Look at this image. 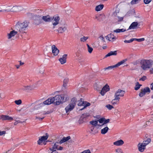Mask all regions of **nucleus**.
Wrapping results in <instances>:
<instances>
[{
    "instance_id": "obj_1",
    "label": "nucleus",
    "mask_w": 153,
    "mask_h": 153,
    "mask_svg": "<svg viewBox=\"0 0 153 153\" xmlns=\"http://www.w3.org/2000/svg\"><path fill=\"white\" fill-rule=\"evenodd\" d=\"M50 104L54 103L56 105H59L69 99V97L66 94L59 95H57L54 97L49 98Z\"/></svg>"
},
{
    "instance_id": "obj_2",
    "label": "nucleus",
    "mask_w": 153,
    "mask_h": 153,
    "mask_svg": "<svg viewBox=\"0 0 153 153\" xmlns=\"http://www.w3.org/2000/svg\"><path fill=\"white\" fill-rule=\"evenodd\" d=\"M28 25V22L25 21L22 23L18 22L15 26V28L20 33H26V30Z\"/></svg>"
},
{
    "instance_id": "obj_3",
    "label": "nucleus",
    "mask_w": 153,
    "mask_h": 153,
    "mask_svg": "<svg viewBox=\"0 0 153 153\" xmlns=\"http://www.w3.org/2000/svg\"><path fill=\"white\" fill-rule=\"evenodd\" d=\"M153 62L152 60L143 59L140 62V66L144 70L150 68L153 64Z\"/></svg>"
},
{
    "instance_id": "obj_4",
    "label": "nucleus",
    "mask_w": 153,
    "mask_h": 153,
    "mask_svg": "<svg viewBox=\"0 0 153 153\" xmlns=\"http://www.w3.org/2000/svg\"><path fill=\"white\" fill-rule=\"evenodd\" d=\"M76 101V99L74 98L72 99L70 104L65 108L66 113L71 111L74 109L75 106Z\"/></svg>"
},
{
    "instance_id": "obj_5",
    "label": "nucleus",
    "mask_w": 153,
    "mask_h": 153,
    "mask_svg": "<svg viewBox=\"0 0 153 153\" xmlns=\"http://www.w3.org/2000/svg\"><path fill=\"white\" fill-rule=\"evenodd\" d=\"M20 8L21 7L20 6H13V7H12L11 9H7L3 10H0V12H16L20 11Z\"/></svg>"
},
{
    "instance_id": "obj_6",
    "label": "nucleus",
    "mask_w": 153,
    "mask_h": 153,
    "mask_svg": "<svg viewBox=\"0 0 153 153\" xmlns=\"http://www.w3.org/2000/svg\"><path fill=\"white\" fill-rule=\"evenodd\" d=\"M89 116L90 114L88 113L83 114L79 120L78 122L79 124H82L84 122H85Z\"/></svg>"
},
{
    "instance_id": "obj_7",
    "label": "nucleus",
    "mask_w": 153,
    "mask_h": 153,
    "mask_svg": "<svg viewBox=\"0 0 153 153\" xmlns=\"http://www.w3.org/2000/svg\"><path fill=\"white\" fill-rule=\"evenodd\" d=\"M124 93V91L119 89L114 94V97H115L116 100H120V98L119 97L123 96Z\"/></svg>"
},
{
    "instance_id": "obj_8",
    "label": "nucleus",
    "mask_w": 153,
    "mask_h": 153,
    "mask_svg": "<svg viewBox=\"0 0 153 153\" xmlns=\"http://www.w3.org/2000/svg\"><path fill=\"white\" fill-rule=\"evenodd\" d=\"M127 61L126 59H123L120 62H118L117 64L111 66H109L105 68H104L105 70H111L113 68L117 67L123 64L124 63L126 62Z\"/></svg>"
},
{
    "instance_id": "obj_9",
    "label": "nucleus",
    "mask_w": 153,
    "mask_h": 153,
    "mask_svg": "<svg viewBox=\"0 0 153 153\" xmlns=\"http://www.w3.org/2000/svg\"><path fill=\"white\" fill-rule=\"evenodd\" d=\"M150 92V90L149 88L148 87H146L141 90L139 95L140 97H142L145 95L146 93L148 92L149 93Z\"/></svg>"
},
{
    "instance_id": "obj_10",
    "label": "nucleus",
    "mask_w": 153,
    "mask_h": 153,
    "mask_svg": "<svg viewBox=\"0 0 153 153\" xmlns=\"http://www.w3.org/2000/svg\"><path fill=\"white\" fill-rule=\"evenodd\" d=\"M33 19L35 21V23L37 25L42 22V17L39 15H35L33 17Z\"/></svg>"
},
{
    "instance_id": "obj_11",
    "label": "nucleus",
    "mask_w": 153,
    "mask_h": 153,
    "mask_svg": "<svg viewBox=\"0 0 153 153\" xmlns=\"http://www.w3.org/2000/svg\"><path fill=\"white\" fill-rule=\"evenodd\" d=\"M0 120H2L12 121L13 120V118L7 115H0Z\"/></svg>"
},
{
    "instance_id": "obj_12",
    "label": "nucleus",
    "mask_w": 153,
    "mask_h": 153,
    "mask_svg": "<svg viewBox=\"0 0 153 153\" xmlns=\"http://www.w3.org/2000/svg\"><path fill=\"white\" fill-rule=\"evenodd\" d=\"M45 135V136H44L39 137V139L37 141V143L39 145H40L42 142L45 141L47 139L48 137V133H46Z\"/></svg>"
},
{
    "instance_id": "obj_13",
    "label": "nucleus",
    "mask_w": 153,
    "mask_h": 153,
    "mask_svg": "<svg viewBox=\"0 0 153 153\" xmlns=\"http://www.w3.org/2000/svg\"><path fill=\"white\" fill-rule=\"evenodd\" d=\"M53 18L51 17L49 15L44 16L42 17V20H43L45 22H51L53 20Z\"/></svg>"
},
{
    "instance_id": "obj_14",
    "label": "nucleus",
    "mask_w": 153,
    "mask_h": 153,
    "mask_svg": "<svg viewBox=\"0 0 153 153\" xmlns=\"http://www.w3.org/2000/svg\"><path fill=\"white\" fill-rule=\"evenodd\" d=\"M51 48L52 49V52L53 55H57L59 52V50L54 45H52Z\"/></svg>"
},
{
    "instance_id": "obj_15",
    "label": "nucleus",
    "mask_w": 153,
    "mask_h": 153,
    "mask_svg": "<svg viewBox=\"0 0 153 153\" xmlns=\"http://www.w3.org/2000/svg\"><path fill=\"white\" fill-rule=\"evenodd\" d=\"M138 149L139 151L143 152L146 149V146L141 143H139L138 145Z\"/></svg>"
},
{
    "instance_id": "obj_16",
    "label": "nucleus",
    "mask_w": 153,
    "mask_h": 153,
    "mask_svg": "<svg viewBox=\"0 0 153 153\" xmlns=\"http://www.w3.org/2000/svg\"><path fill=\"white\" fill-rule=\"evenodd\" d=\"M67 55L66 54H64L63 55L62 58H60L59 59V61L62 64L65 63L66 61V59Z\"/></svg>"
},
{
    "instance_id": "obj_17",
    "label": "nucleus",
    "mask_w": 153,
    "mask_h": 153,
    "mask_svg": "<svg viewBox=\"0 0 153 153\" xmlns=\"http://www.w3.org/2000/svg\"><path fill=\"white\" fill-rule=\"evenodd\" d=\"M17 33V32L14 30H12L9 33L7 34L8 39L11 38L12 37L14 36Z\"/></svg>"
},
{
    "instance_id": "obj_18",
    "label": "nucleus",
    "mask_w": 153,
    "mask_h": 153,
    "mask_svg": "<svg viewBox=\"0 0 153 153\" xmlns=\"http://www.w3.org/2000/svg\"><path fill=\"white\" fill-rule=\"evenodd\" d=\"M52 18H53V19H54V22L53 23V26H55L58 24L60 18L58 16H55L52 17Z\"/></svg>"
},
{
    "instance_id": "obj_19",
    "label": "nucleus",
    "mask_w": 153,
    "mask_h": 153,
    "mask_svg": "<svg viewBox=\"0 0 153 153\" xmlns=\"http://www.w3.org/2000/svg\"><path fill=\"white\" fill-rule=\"evenodd\" d=\"M138 25V23L137 22H132L129 27L128 30L131 29H136Z\"/></svg>"
},
{
    "instance_id": "obj_20",
    "label": "nucleus",
    "mask_w": 153,
    "mask_h": 153,
    "mask_svg": "<svg viewBox=\"0 0 153 153\" xmlns=\"http://www.w3.org/2000/svg\"><path fill=\"white\" fill-rule=\"evenodd\" d=\"M124 143V141L122 140H120L114 142L113 144L114 145L119 146L122 145Z\"/></svg>"
},
{
    "instance_id": "obj_21",
    "label": "nucleus",
    "mask_w": 153,
    "mask_h": 153,
    "mask_svg": "<svg viewBox=\"0 0 153 153\" xmlns=\"http://www.w3.org/2000/svg\"><path fill=\"white\" fill-rule=\"evenodd\" d=\"M117 55V51H111L110 52L107 54L104 57V58H106L108 56L111 55L116 56Z\"/></svg>"
},
{
    "instance_id": "obj_22",
    "label": "nucleus",
    "mask_w": 153,
    "mask_h": 153,
    "mask_svg": "<svg viewBox=\"0 0 153 153\" xmlns=\"http://www.w3.org/2000/svg\"><path fill=\"white\" fill-rule=\"evenodd\" d=\"M21 89L24 91H29L30 90H32L33 89V87L32 86H24Z\"/></svg>"
},
{
    "instance_id": "obj_23",
    "label": "nucleus",
    "mask_w": 153,
    "mask_h": 153,
    "mask_svg": "<svg viewBox=\"0 0 153 153\" xmlns=\"http://www.w3.org/2000/svg\"><path fill=\"white\" fill-rule=\"evenodd\" d=\"M106 39L110 41H113L114 39H115V37L113 35L110 34L106 36Z\"/></svg>"
},
{
    "instance_id": "obj_24",
    "label": "nucleus",
    "mask_w": 153,
    "mask_h": 153,
    "mask_svg": "<svg viewBox=\"0 0 153 153\" xmlns=\"http://www.w3.org/2000/svg\"><path fill=\"white\" fill-rule=\"evenodd\" d=\"M50 101H49V98L44 101L43 102H42L39 104V105L40 106H43L45 105H49L51 104L50 103Z\"/></svg>"
},
{
    "instance_id": "obj_25",
    "label": "nucleus",
    "mask_w": 153,
    "mask_h": 153,
    "mask_svg": "<svg viewBox=\"0 0 153 153\" xmlns=\"http://www.w3.org/2000/svg\"><path fill=\"white\" fill-rule=\"evenodd\" d=\"M151 139L150 138H148L146 139V140L145 139V140L143 141V143H142L145 146H146L149 144V143L151 142Z\"/></svg>"
},
{
    "instance_id": "obj_26",
    "label": "nucleus",
    "mask_w": 153,
    "mask_h": 153,
    "mask_svg": "<svg viewBox=\"0 0 153 153\" xmlns=\"http://www.w3.org/2000/svg\"><path fill=\"white\" fill-rule=\"evenodd\" d=\"M104 7V5L102 4H100L96 6L95 10L96 11H98L102 10Z\"/></svg>"
},
{
    "instance_id": "obj_27",
    "label": "nucleus",
    "mask_w": 153,
    "mask_h": 153,
    "mask_svg": "<svg viewBox=\"0 0 153 153\" xmlns=\"http://www.w3.org/2000/svg\"><path fill=\"white\" fill-rule=\"evenodd\" d=\"M76 59H77L78 61L79 62H82V57L81 56H79V53L77 52L75 53Z\"/></svg>"
},
{
    "instance_id": "obj_28",
    "label": "nucleus",
    "mask_w": 153,
    "mask_h": 153,
    "mask_svg": "<svg viewBox=\"0 0 153 153\" xmlns=\"http://www.w3.org/2000/svg\"><path fill=\"white\" fill-rule=\"evenodd\" d=\"M90 103L88 102H84L83 101V104H82V106H84V107L80 109V110L82 111L83 110L84 108H86L87 106H89L90 105Z\"/></svg>"
},
{
    "instance_id": "obj_29",
    "label": "nucleus",
    "mask_w": 153,
    "mask_h": 153,
    "mask_svg": "<svg viewBox=\"0 0 153 153\" xmlns=\"http://www.w3.org/2000/svg\"><path fill=\"white\" fill-rule=\"evenodd\" d=\"M66 30V28L65 27H60L59 28L58 31L60 33H62Z\"/></svg>"
},
{
    "instance_id": "obj_30",
    "label": "nucleus",
    "mask_w": 153,
    "mask_h": 153,
    "mask_svg": "<svg viewBox=\"0 0 153 153\" xmlns=\"http://www.w3.org/2000/svg\"><path fill=\"white\" fill-rule=\"evenodd\" d=\"M71 138L70 136H68L67 137H64L61 140L60 143H62L65 142Z\"/></svg>"
},
{
    "instance_id": "obj_31",
    "label": "nucleus",
    "mask_w": 153,
    "mask_h": 153,
    "mask_svg": "<svg viewBox=\"0 0 153 153\" xmlns=\"http://www.w3.org/2000/svg\"><path fill=\"white\" fill-rule=\"evenodd\" d=\"M109 128L108 127H106L103 128L101 130V133L102 134H105L106 133Z\"/></svg>"
},
{
    "instance_id": "obj_32",
    "label": "nucleus",
    "mask_w": 153,
    "mask_h": 153,
    "mask_svg": "<svg viewBox=\"0 0 153 153\" xmlns=\"http://www.w3.org/2000/svg\"><path fill=\"white\" fill-rule=\"evenodd\" d=\"M126 31V30L124 28H122L121 29H118L114 30V32L115 33H120L122 32H124Z\"/></svg>"
},
{
    "instance_id": "obj_33",
    "label": "nucleus",
    "mask_w": 153,
    "mask_h": 153,
    "mask_svg": "<svg viewBox=\"0 0 153 153\" xmlns=\"http://www.w3.org/2000/svg\"><path fill=\"white\" fill-rule=\"evenodd\" d=\"M142 85L140 84L138 82H137L134 87V89L136 91L138 90Z\"/></svg>"
},
{
    "instance_id": "obj_34",
    "label": "nucleus",
    "mask_w": 153,
    "mask_h": 153,
    "mask_svg": "<svg viewBox=\"0 0 153 153\" xmlns=\"http://www.w3.org/2000/svg\"><path fill=\"white\" fill-rule=\"evenodd\" d=\"M103 90H104L105 92H107L109 91L110 90V88L109 86L107 85H106L105 86H104L102 89Z\"/></svg>"
},
{
    "instance_id": "obj_35",
    "label": "nucleus",
    "mask_w": 153,
    "mask_h": 153,
    "mask_svg": "<svg viewBox=\"0 0 153 153\" xmlns=\"http://www.w3.org/2000/svg\"><path fill=\"white\" fill-rule=\"evenodd\" d=\"M68 81L69 79L68 78H66L64 79L63 81V87L65 88V87L67 85V84L68 83Z\"/></svg>"
},
{
    "instance_id": "obj_36",
    "label": "nucleus",
    "mask_w": 153,
    "mask_h": 153,
    "mask_svg": "<svg viewBox=\"0 0 153 153\" xmlns=\"http://www.w3.org/2000/svg\"><path fill=\"white\" fill-rule=\"evenodd\" d=\"M119 100H116L115 99V97H114V99L112 100L111 103L114 105L118 104L119 102Z\"/></svg>"
},
{
    "instance_id": "obj_37",
    "label": "nucleus",
    "mask_w": 153,
    "mask_h": 153,
    "mask_svg": "<svg viewBox=\"0 0 153 153\" xmlns=\"http://www.w3.org/2000/svg\"><path fill=\"white\" fill-rule=\"evenodd\" d=\"M58 146L57 145L56 143H55L52 147L49 148V150H56V149H58Z\"/></svg>"
},
{
    "instance_id": "obj_38",
    "label": "nucleus",
    "mask_w": 153,
    "mask_h": 153,
    "mask_svg": "<svg viewBox=\"0 0 153 153\" xmlns=\"http://www.w3.org/2000/svg\"><path fill=\"white\" fill-rule=\"evenodd\" d=\"M90 124L94 126H96L97 125L98 120L92 121L90 122Z\"/></svg>"
},
{
    "instance_id": "obj_39",
    "label": "nucleus",
    "mask_w": 153,
    "mask_h": 153,
    "mask_svg": "<svg viewBox=\"0 0 153 153\" xmlns=\"http://www.w3.org/2000/svg\"><path fill=\"white\" fill-rule=\"evenodd\" d=\"M88 38V36H84L80 38V40L81 42H84L86 41Z\"/></svg>"
},
{
    "instance_id": "obj_40",
    "label": "nucleus",
    "mask_w": 153,
    "mask_h": 153,
    "mask_svg": "<svg viewBox=\"0 0 153 153\" xmlns=\"http://www.w3.org/2000/svg\"><path fill=\"white\" fill-rule=\"evenodd\" d=\"M87 45L88 47V51L90 53H91L93 50V49L92 47H91L88 44H87Z\"/></svg>"
},
{
    "instance_id": "obj_41",
    "label": "nucleus",
    "mask_w": 153,
    "mask_h": 153,
    "mask_svg": "<svg viewBox=\"0 0 153 153\" xmlns=\"http://www.w3.org/2000/svg\"><path fill=\"white\" fill-rule=\"evenodd\" d=\"M141 0H132L131 2V4H134L138 3Z\"/></svg>"
},
{
    "instance_id": "obj_42",
    "label": "nucleus",
    "mask_w": 153,
    "mask_h": 153,
    "mask_svg": "<svg viewBox=\"0 0 153 153\" xmlns=\"http://www.w3.org/2000/svg\"><path fill=\"white\" fill-rule=\"evenodd\" d=\"M105 107L109 110H111L112 108H114V107L111 105L108 104Z\"/></svg>"
},
{
    "instance_id": "obj_43",
    "label": "nucleus",
    "mask_w": 153,
    "mask_h": 153,
    "mask_svg": "<svg viewBox=\"0 0 153 153\" xmlns=\"http://www.w3.org/2000/svg\"><path fill=\"white\" fill-rule=\"evenodd\" d=\"M15 103L17 105H19L22 103V100H15L14 101Z\"/></svg>"
},
{
    "instance_id": "obj_44",
    "label": "nucleus",
    "mask_w": 153,
    "mask_h": 153,
    "mask_svg": "<svg viewBox=\"0 0 153 153\" xmlns=\"http://www.w3.org/2000/svg\"><path fill=\"white\" fill-rule=\"evenodd\" d=\"M115 150L116 153H123L122 150L120 148L116 149Z\"/></svg>"
},
{
    "instance_id": "obj_45",
    "label": "nucleus",
    "mask_w": 153,
    "mask_h": 153,
    "mask_svg": "<svg viewBox=\"0 0 153 153\" xmlns=\"http://www.w3.org/2000/svg\"><path fill=\"white\" fill-rule=\"evenodd\" d=\"M82 99H81L80 100H79L78 101V106H82V104H83V101L82 100Z\"/></svg>"
},
{
    "instance_id": "obj_46",
    "label": "nucleus",
    "mask_w": 153,
    "mask_h": 153,
    "mask_svg": "<svg viewBox=\"0 0 153 153\" xmlns=\"http://www.w3.org/2000/svg\"><path fill=\"white\" fill-rule=\"evenodd\" d=\"M134 41V38H132L128 40H125L124 41L125 43H130Z\"/></svg>"
},
{
    "instance_id": "obj_47",
    "label": "nucleus",
    "mask_w": 153,
    "mask_h": 153,
    "mask_svg": "<svg viewBox=\"0 0 153 153\" xmlns=\"http://www.w3.org/2000/svg\"><path fill=\"white\" fill-rule=\"evenodd\" d=\"M134 41L136 40V41H137L139 42L143 41L145 40V39L144 38H142L140 39H135V38H134Z\"/></svg>"
},
{
    "instance_id": "obj_48",
    "label": "nucleus",
    "mask_w": 153,
    "mask_h": 153,
    "mask_svg": "<svg viewBox=\"0 0 153 153\" xmlns=\"http://www.w3.org/2000/svg\"><path fill=\"white\" fill-rule=\"evenodd\" d=\"M105 120V118H101L98 120V121L100 123H102L104 122Z\"/></svg>"
},
{
    "instance_id": "obj_49",
    "label": "nucleus",
    "mask_w": 153,
    "mask_h": 153,
    "mask_svg": "<svg viewBox=\"0 0 153 153\" xmlns=\"http://www.w3.org/2000/svg\"><path fill=\"white\" fill-rule=\"evenodd\" d=\"M105 120L104 121V122L103 123L102 125H104L109 123V122L110 121L109 119H108L106 120V119L105 118V120Z\"/></svg>"
},
{
    "instance_id": "obj_50",
    "label": "nucleus",
    "mask_w": 153,
    "mask_h": 153,
    "mask_svg": "<svg viewBox=\"0 0 153 153\" xmlns=\"http://www.w3.org/2000/svg\"><path fill=\"white\" fill-rule=\"evenodd\" d=\"M153 120H150L146 122V125L149 126L151 123H152Z\"/></svg>"
},
{
    "instance_id": "obj_51",
    "label": "nucleus",
    "mask_w": 153,
    "mask_h": 153,
    "mask_svg": "<svg viewBox=\"0 0 153 153\" xmlns=\"http://www.w3.org/2000/svg\"><path fill=\"white\" fill-rule=\"evenodd\" d=\"M81 153H91V152L89 149H88L83 151Z\"/></svg>"
},
{
    "instance_id": "obj_52",
    "label": "nucleus",
    "mask_w": 153,
    "mask_h": 153,
    "mask_svg": "<svg viewBox=\"0 0 153 153\" xmlns=\"http://www.w3.org/2000/svg\"><path fill=\"white\" fill-rule=\"evenodd\" d=\"M146 79V77L145 76H144L143 77H142V78H140L139 79V80L140 81H144Z\"/></svg>"
},
{
    "instance_id": "obj_53",
    "label": "nucleus",
    "mask_w": 153,
    "mask_h": 153,
    "mask_svg": "<svg viewBox=\"0 0 153 153\" xmlns=\"http://www.w3.org/2000/svg\"><path fill=\"white\" fill-rule=\"evenodd\" d=\"M48 153H58L56 150H52L49 151Z\"/></svg>"
},
{
    "instance_id": "obj_54",
    "label": "nucleus",
    "mask_w": 153,
    "mask_h": 153,
    "mask_svg": "<svg viewBox=\"0 0 153 153\" xmlns=\"http://www.w3.org/2000/svg\"><path fill=\"white\" fill-rule=\"evenodd\" d=\"M152 0H144V2L145 4H147L149 3Z\"/></svg>"
},
{
    "instance_id": "obj_55",
    "label": "nucleus",
    "mask_w": 153,
    "mask_h": 153,
    "mask_svg": "<svg viewBox=\"0 0 153 153\" xmlns=\"http://www.w3.org/2000/svg\"><path fill=\"white\" fill-rule=\"evenodd\" d=\"M106 92H105L104 90H103V89H102L100 92V94L104 96Z\"/></svg>"
},
{
    "instance_id": "obj_56",
    "label": "nucleus",
    "mask_w": 153,
    "mask_h": 153,
    "mask_svg": "<svg viewBox=\"0 0 153 153\" xmlns=\"http://www.w3.org/2000/svg\"><path fill=\"white\" fill-rule=\"evenodd\" d=\"M6 133V131H0V136H2Z\"/></svg>"
},
{
    "instance_id": "obj_57",
    "label": "nucleus",
    "mask_w": 153,
    "mask_h": 153,
    "mask_svg": "<svg viewBox=\"0 0 153 153\" xmlns=\"http://www.w3.org/2000/svg\"><path fill=\"white\" fill-rule=\"evenodd\" d=\"M66 13L68 14V15H69L71 14V13L72 12V10H67L66 11Z\"/></svg>"
},
{
    "instance_id": "obj_58",
    "label": "nucleus",
    "mask_w": 153,
    "mask_h": 153,
    "mask_svg": "<svg viewBox=\"0 0 153 153\" xmlns=\"http://www.w3.org/2000/svg\"><path fill=\"white\" fill-rule=\"evenodd\" d=\"M118 22H121L122 21L123 19V17H118Z\"/></svg>"
},
{
    "instance_id": "obj_59",
    "label": "nucleus",
    "mask_w": 153,
    "mask_h": 153,
    "mask_svg": "<svg viewBox=\"0 0 153 153\" xmlns=\"http://www.w3.org/2000/svg\"><path fill=\"white\" fill-rule=\"evenodd\" d=\"M44 118V117H43L42 118H41V117H36V119H38L39 120H43Z\"/></svg>"
},
{
    "instance_id": "obj_60",
    "label": "nucleus",
    "mask_w": 153,
    "mask_h": 153,
    "mask_svg": "<svg viewBox=\"0 0 153 153\" xmlns=\"http://www.w3.org/2000/svg\"><path fill=\"white\" fill-rule=\"evenodd\" d=\"M19 62L20 63V64H19L20 66L24 64V63L22 62L21 61H19Z\"/></svg>"
},
{
    "instance_id": "obj_61",
    "label": "nucleus",
    "mask_w": 153,
    "mask_h": 153,
    "mask_svg": "<svg viewBox=\"0 0 153 153\" xmlns=\"http://www.w3.org/2000/svg\"><path fill=\"white\" fill-rule=\"evenodd\" d=\"M99 38L101 40L103 41H104V40H103L104 39V38H103V36H100L99 37Z\"/></svg>"
},
{
    "instance_id": "obj_62",
    "label": "nucleus",
    "mask_w": 153,
    "mask_h": 153,
    "mask_svg": "<svg viewBox=\"0 0 153 153\" xmlns=\"http://www.w3.org/2000/svg\"><path fill=\"white\" fill-rule=\"evenodd\" d=\"M63 149V147L60 146L59 147V148H58V149H57L58 150H62Z\"/></svg>"
},
{
    "instance_id": "obj_63",
    "label": "nucleus",
    "mask_w": 153,
    "mask_h": 153,
    "mask_svg": "<svg viewBox=\"0 0 153 153\" xmlns=\"http://www.w3.org/2000/svg\"><path fill=\"white\" fill-rule=\"evenodd\" d=\"M151 89L152 90H153V82L151 84Z\"/></svg>"
},
{
    "instance_id": "obj_64",
    "label": "nucleus",
    "mask_w": 153,
    "mask_h": 153,
    "mask_svg": "<svg viewBox=\"0 0 153 153\" xmlns=\"http://www.w3.org/2000/svg\"><path fill=\"white\" fill-rule=\"evenodd\" d=\"M150 71L151 74H153V68L150 69Z\"/></svg>"
}]
</instances>
